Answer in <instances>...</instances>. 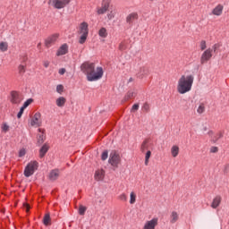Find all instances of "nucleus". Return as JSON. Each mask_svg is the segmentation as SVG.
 Listing matches in <instances>:
<instances>
[{
	"instance_id": "6",
	"label": "nucleus",
	"mask_w": 229,
	"mask_h": 229,
	"mask_svg": "<svg viewBox=\"0 0 229 229\" xmlns=\"http://www.w3.org/2000/svg\"><path fill=\"white\" fill-rule=\"evenodd\" d=\"M210 58H212V48H208L201 55L200 64L202 65H203V64H207V62H208V60H210Z\"/></svg>"
},
{
	"instance_id": "41",
	"label": "nucleus",
	"mask_w": 229,
	"mask_h": 229,
	"mask_svg": "<svg viewBox=\"0 0 229 229\" xmlns=\"http://www.w3.org/2000/svg\"><path fill=\"white\" fill-rule=\"evenodd\" d=\"M200 49H201V51H205V49H207V41L202 40L200 42Z\"/></svg>"
},
{
	"instance_id": "46",
	"label": "nucleus",
	"mask_w": 229,
	"mask_h": 229,
	"mask_svg": "<svg viewBox=\"0 0 229 229\" xmlns=\"http://www.w3.org/2000/svg\"><path fill=\"white\" fill-rule=\"evenodd\" d=\"M119 199H121L122 201H127L128 197H126V194L123 193L122 195L119 196Z\"/></svg>"
},
{
	"instance_id": "38",
	"label": "nucleus",
	"mask_w": 229,
	"mask_h": 229,
	"mask_svg": "<svg viewBox=\"0 0 229 229\" xmlns=\"http://www.w3.org/2000/svg\"><path fill=\"white\" fill-rule=\"evenodd\" d=\"M198 114H203L205 112V104H200L197 109Z\"/></svg>"
},
{
	"instance_id": "8",
	"label": "nucleus",
	"mask_w": 229,
	"mask_h": 229,
	"mask_svg": "<svg viewBox=\"0 0 229 229\" xmlns=\"http://www.w3.org/2000/svg\"><path fill=\"white\" fill-rule=\"evenodd\" d=\"M22 101V95L17 91H13L11 93V102L13 105H19Z\"/></svg>"
},
{
	"instance_id": "3",
	"label": "nucleus",
	"mask_w": 229,
	"mask_h": 229,
	"mask_svg": "<svg viewBox=\"0 0 229 229\" xmlns=\"http://www.w3.org/2000/svg\"><path fill=\"white\" fill-rule=\"evenodd\" d=\"M37 169H38V162L30 161L24 169V176H26V178H30V176H33Z\"/></svg>"
},
{
	"instance_id": "24",
	"label": "nucleus",
	"mask_w": 229,
	"mask_h": 229,
	"mask_svg": "<svg viewBox=\"0 0 229 229\" xmlns=\"http://www.w3.org/2000/svg\"><path fill=\"white\" fill-rule=\"evenodd\" d=\"M171 153L172 157H174V158H176V157H178V155L180 154V148L176 145H174L171 148Z\"/></svg>"
},
{
	"instance_id": "37",
	"label": "nucleus",
	"mask_w": 229,
	"mask_h": 229,
	"mask_svg": "<svg viewBox=\"0 0 229 229\" xmlns=\"http://www.w3.org/2000/svg\"><path fill=\"white\" fill-rule=\"evenodd\" d=\"M19 74L22 75L24 72H26V66L20 64L18 67Z\"/></svg>"
},
{
	"instance_id": "35",
	"label": "nucleus",
	"mask_w": 229,
	"mask_h": 229,
	"mask_svg": "<svg viewBox=\"0 0 229 229\" xmlns=\"http://www.w3.org/2000/svg\"><path fill=\"white\" fill-rule=\"evenodd\" d=\"M31 103H33V98H29L26 102H24L21 108H24V109L28 108L30 105H31Z\"/></svg>"
},
{
	"instance_id": "5",
	"label": "nucleus",
	"mask_w": 229,
	"mask_h": 229,
	"mask_svg": "<svg viewBox=\"0 0 229 229\" xmlns=\"http://www.w3.org/2000/svg\"><path fill=\"white\" fill-rule=\"evenodd\" d=\"M53 4L54 8L56 10H62V8H65L66 4L71 3V0H49L48 4Z\"/></svg>"
},
{
	"instance_id": "31",
	"label": "nucleus",
	"mask_w": 229,
	"mask_h": 229,
	"mask_svg": "<svg viewBox=\"0 0 229 229\" xmlns=\"http://www.w3.org/2000/svg\"><path fill=\"white\" fill-rule=\"evenodd\" d=\"M0 51L4 53L5 51H8V43L6 42H1L0 43Z\"/></svg>"
},
{
	"instance_id": "7",
	"label": "nucleus",
	"mask_w": 229,
	"mask_h": 229,
	"mask_svg": "<svg viewBox=\"0 0 229 229\" xmlns=\"http://www.w3.org/2000/svg\"><path fill=\"white\" fill-rule=\"evenodd\" d=\"M110 3H112V0L102 1V6L98 10V15H103V13H106V12H108V8H110Z\"/></svg>"
},
{
	"instance_id": "36",
	"label": "nucleus",
	"mask_w": 229,
	"mask_h": 229,
	"mask_svg": "<svg viewBox=\"0 0 229 229\" xmlns=\"http://www.w3.org/2000/svg\"><path fill=\"white\" fill-rule=\"evenodd\" d=\"M85 212H87V207L80 206L79 208V214L80 216H85Z\"/></svg>"
},
{
	"instance_id": "15",
	"label": "nucleus",
	"mask_w": 229,
	"mask_h": 229,
	"mask_svg": "<svg viewBox=\"0 0 229 229\" xmlns=\"http://www.w3.org/2000/svg\"><path fill=\"white\" fill-rule=\"evenodd\" d=\"M68 51H69V47L67 46V44H64L63 46L60 47L56 55L57 56H63V55H67Z\"/></svg>"
},
{
	"instance_id": "49",
	"label": "nucleus",
	"mask_w": 229,
	"mask_h": 229,
	"mask_svg": "<svg viewBox=\"0 0 229 229\" xmlns=\"http://www.w3.org/2000/svg\"><path fill=\"white\" fill-rule=\"evenodd\" d=\"M212 51H214V53H216V51H217V49H219V44H215L213 47H212Z\"/></svg>"
},
{
	"instance_id": "47",
	"label": "nucleus",
	"mask_w": 229,
	"mask_h": 229,
	"mask_svg": "<svg viewBox=\"0 0 229 229\" xmlns=\"http://www.w3.org/2000/svg\"><path fill=\"white\" fill-rule=\"evenodd\" d=\"M139 110V104H134L131 107V112H137Z\"/></svg>"
},
{
	"instance_id": "59",
	"label": "nucleus",
	"mask_w": 229,
	"mask_h": 229,
	"mask_svg": "<svg viewBox=\"0 0 229 229\" xmlns=\"http://www.w3.org/2000/svg\"><path fill=\"white\" fill-rule=\"evenodd\" d=\"M150 1H154V0H150Z\"/></svg>"
},
{
	"instance_id": "30",
	"label": "nucleus",
	"mask_w": 229,
	"mask_h": 229,
	"mask_svg": "<svg viewBox=\"0 0 229 229\" xmlns=\"http://www.w3.org/2000/svg\"><path fill=\"white\" fill-rule=\"evenodd\" d=\"M1 129L3 133H8V131H10V125L6 123H2Z\"/></svg>"
},
{
	"instance_id": "28",
	"label": "nucleus",
	"mask_w": 229,
	"mask_h": 229,
	"mask_svg": "<svg viewBox=\"0 0 229 229\" xmlns=\"http://www.w3.org/2000/svg\"><path fill=\"white\" fill-rule=\"evenodd\" d=\"M136 94L133 91H128L123 98L124 101H130V99H133Z\"/></svg>"
},
{
	"instance_id": "39",
	"label": "nucleus",
	"mask_w": 229,
	"mask_h": 229,
	"mask_svg": "<svg viewBox=\"0 0 229 229\" xmlns=\"http://www.w3.org/2000/svg\"><path fill=\"white\" fill-rule=\"evenodd\" d=\"M115 11H111L108 14H107V18L109 21H112V19H114V17H115Z\"/></svg>"
},
{
	"instance_id": "50",
	"label": "nucleus",
	"mask_w": 229,
	"mask_h": 229,
	"mask_svg": "<svg viewBox=\"0 0 229 229\" xmlns=\"http://www.w3.org/2000/svg\"><path fill=\"white\" fill-rule=\"evenodd\" d=\"M210 151L211 153H217V151H219V148L217 147H212Z\"/></svg>"
},
{
	"instance_id": "43",
	"label": "nucleus",
	"mask_w": 229,
	"mask_h": 229,
	"mask_svg": "<svg viewBox=\"0 0 229 229\" xmlns=\"http://www.w3.org/2000/svg\"><path fill=\"white\" fill-rule=\"evenodd\" d=\"M125 49H126V44H124V42L120 43L119 50L120 51H124Z\"/></svg>"
},
{
	"instance_id": "33",
	"label": "nucleus",
	"mask_w": 229,
	"mask_h": 229,
	"mask_svg": "<svg viewBox=\"0 0 229 229\" xmlns=\"http://www.w3.org/2000/svg\"><path fill=\"white\" fill-rule=\"evenodd\" d=\"M149 158H151V150L147 151L145 155V165H148Z\"/></svg>"
},
{
	"instance_id": "17",
	"label": "nucleus",
	"mask_w": 229,
	"mask_h": 229,
	"mask_svg": "<svg viewBox=\"0 0 229 229\" xmlns=\"http://www.w3.org/2000/svg\"><path fill=\"white\" fill-rule=\"evenodd\" d=\"M105 178V170H97L95 172V180L97 182H101Z\"/></svg>"
},
{
	"instance_id": "42",
	"label": "nucleus",
	"mask_w": 229,
	"mask_h": 229,
	"mask_svg": "<svg viewBox=\"0 0 229 229\" xmlns=\"http://www.w3.org/2000/svg\"><path fill=\"white\" fill-rule=\"evenodd\" d=\"M108 158V150H105L101 155V160H106Z\"/></svg>"
},
{
	"instance_id": "29",
	"label": "nucleus",
	"mask_w": 229,
	"mask_h": 229,
	"mask_svg": "<svg viewBox=\"0 0 229 229\" xmlns=\"http://www.w3.org/2000/svg\"><path fill=\"white\" fill-rule=\"evenodd\" d=\"M98 35L99 37H102V38H106V37L108 36V32H106V28H101L98 31Z\"/></svg>"
},
{
	"instance_id": "10",
	"label": "nucleus",
	"mask_w": 229,
	"mask_h": 229,
	"mask_svg": "<svg viewBox=\"0 0 229 229\" xmlns=\"http://www.w3.org/2000/svg\"><path fill=\"white\" fill-rule=\"evenodd\" d=\"M40 113H36L30 121L31 126H40L42 124V120H40Z\"/></svg>"
},
{
	"instance_id": "32",
	"label": "nucleus",
	"mask_w": 229,
	"mask_h": 229,
	"mask_svg": "<svg viewBox=\"0 0 229 229\" xmlns=\"http://www.w3.org/2000/svg\"><path fill=\"white\" fill-rule=\"evenodd\" d=\"M130 198H131L130 199L131 205H134L135 201H137V195L135 194V192L131 191Z\"/></svg>"
},
{
	"instance_id": "44",
	"label": "nucleus",
	"mask_w": 229,
	"mask_h": 229,
	"mask_svg": "<svg viewBox=\"0 0 229 229\" xmlns=\"http://www.w3.org/2000/svg\"><path fill=\"white\" fill-rule=\"evenodd\" d=\"M24 108L21 107L20 112L17 114L18 119H21L22 117V114H24Z\"/></svg>"
},
{
	"instance_id": "4",
	"label": "nucleus",
	"mask_w": 229,
	"mask_h": 229,
	"mask_svg": "<svg viewBox=\"0 0 229 229\" xmlns=\"http://www.w3.org/2000/svg\"><path fill=\"white\" fill-rule=\"evenodd\" d=\"M108 162L114 169H117L121 164V156L117 152H111Z\"/></svg>"
},
{
	"instance_id": "25",
	"label": "nucleus",
	"mask_w": 229,
	"mask_h": 229,
	"mask_svg": "<svg viewBox=\"0 0 229 229\" xmlns=\"http://www.w3.org/2000/svg\"><path fill=\"white\" fill-rule=\"evenodd\" d=\"M147 149H149V140H145L141 144V153H144Z\"/></svg>"
},
{
	"instance_id": "51",
	"label": "nucleus",
	"mask_w": 229,
	"mask_h": 229,
	"mask_svg": "<svg viewBox=\"0 0 229 229\" xmlns=\"http://www.w3.org/2000/svg\"><path fill=\"white\" fill-rule=\"evenodd\" d=\"M49 61H44L43 62V65H44V67H46L47 69V67H49Z\"/></svg>"
},
{
	"instance_id": "53",
	"label": "nucleus",
	"mask_w": 229,
	"mask_h": 229,
	"mask_svg": "<svg viewBox=\"0 0 229 229\" xmlns=\"http://www.w3.org/2000/svg\"><path fill=\"white\" fill-rule=\"evenodd\" d=\"M208 135L210 137V139L212 140V137H214V131H208Z\"/></svg>"
},
{
	"instance_id": "52",
	"label": "nucleus",
	"mask_w": 229,
	"mask_h": 229,
	"mask_svg": "<svg viewBox=\"0 0 229 229\" xmlns=\"http://www.w3.org/2000/svg\"><path fill=\"white\" fill-rule=\"evenodd\" d=\"M59 74H61V75L65 74V68H61V69L59 70Z\"/></svg>"
},
{
	"instance_id": "13",
	"label": "nucleus",
	"mask_w": 229,
	"mask_h": 229,
	"mask_svg": "<svg viewBox=\"0 0 229 229\" xmlns=\"http://www.w3.org/2000/svg\"><path fill=\"white\" fill-rule=\"evenodd\" d=\"M59 176H60V170L54 169V170H51V172L49 173L48 178L51 182H55L58 180Z\"/></svg>"
},
{
	"instance_id": "2",
	"label": "nucleus",
	"mask_w": 229,
	"mask_h": 229,
	"mask_svg": "<svg viewBox=\"0 0 229 229\" xmlns=\"http://www.w3.org/2000/svg\"><path fill=\"white\" fill-rule=\"evenodd\" d=\"M192 83H194L193 75H182L178 81L177 91L179 94H187V92H191Z\"/></svg>"
},
{
	"instance_id": "22",
	"label": "nucleus",
	"mask_w": 229,
	"mask_h": 229,
	"mask_svg": "<svg viewBox=\"0 0 229 229\" xmlns=\"http://www.w3.org/2000/svg\"><path fill=\"white\" fill-rule=\"evenodd\" d=\"M225 135V132L223 131H218L215 136L211 138V142L216 144L219 139H223V136Z\"/></svg>"
},
{
	"instance_id": "11",
	"label": "nucleus",
	"mask_w": 229,
	"mask_h": 229,
	"mask_svg": "<svg viewBox=\"0 0 229 229\" xmlns=\"http://www.w3.org/2000/svg\"><path fill=\"white\" fill-rule=\"evenodd\" d=\"M157 225H158V218H153L145 223L143 229H155Z\"/></svg>"
},
{
	"instance_id": "48",
	"label": "nucleus",
	"mask_w": 229,
	"mask_h": 229,
	"mask_svg": "<svg viewBox=\"0 0 229 229\" xmlns=\"http://www.w3.org/2000/svg\"><path fill=\"white\" fill-rule=\"evenodd\" d=\"M24 155H26V149L21 148V149L20 150V152H19V157H24Z\"/></svg>"
},
{
	"instance_id": "18",
	"label": "nucleus",
	"mask_w": 229,
	"mask_h": 229,
	"mask_svg": "<svg viewBox=\"0 0 229 229\" xmlns=\"http://www.w3.org/2000/svg\"><path fill=\"white\" fill-rule=\"evenodd\" d=\"M47 151H49V145L45 143L39 149V158H44V157H46V153H47Z\"/></svg>"
},
{
	"instance_id": "56",
	"label": "nucleus",
	"mask_w": 229,
	"mask_h": 229,
	"mask_svg": "<svg viewBox=\"0 0 229 229\" xmlns=\"http://www.w3.org/2000/svg\"><path fill=\"white\" fill-rule=\"evenodd\" d=\"M41 46H42V43H38V49H40Z\"/></svg>"
},
{
	"instance_id": "1",
	"label": "nucleus",
	"mask_w": 229,
	"mask_h": 229,
	"mask_svg": "<svg viewBox=\"0 0 229 229\" xmlns=\"http://www.w3.org/2000/svg\"><path fill=\"white\" fill-rule=\"evenodd\" d=\"M96 64L90 62H84L81 65V71L83 74H86L88 81H98V80H101L103 78V68L97 67L96 75L93 74Z\"/></svg>"
},
{
	"instance_id": "21",
	"label": "nucleus",
	"mask_w": 229,
	"mask_h": 229,
	"mask_svg": "<svg viewBox=\"0 0 229 229\" xmlns=\"http://www.w3.org/2000/svg\"><path fill=\"white\" fill-rule=\"evenodd\" d=\"M39 134H38V144H44V140H46V136H44V131L42 129H38Z\"/></svg>"
},
{
	"instance_id": "14",
	"label": "nucleus",
	"mask_w": 229,
	"mask_h": 229,
	"mask_svg": "<svg viewBox=\"0 0 229 229\" xmlns=\"http://www.w3.org/2000/svg\"><path fill=\"white\" fill-rule=\"evenodd\" d=\"M79 33L81 35H89V24L87 22L81 23Z\"/></svg>"
},
{
	"instance_id": "12",
	"label": "nucleus",
	"mask_w": 229,
	"mask_h": 229,
	"mask_svg": "<svg viewBox=\"0 0 229 229\" xmlns=\"http://www.w3.org/2000/svg\"><path fill=\"white\" fill-rule=\"evenodd\" d=\"M149 74V68L148 66H142L140 68L139 72L137 73V77L142 80V78H146Z\"/></svg>"
},
{
	"instance_id": "27",
	"label": "nucleus",
	"mask_w": 229,
	"mask_h": 229,
	"mask_svg": "<svg viewBox=\"0 0 229 229\" xmlns=\"http://www.w3.org/2000/svg\"><path fill=\"white\" fill-rule=\"evenodd\" d=\"M66 101L67 100L65 99V98L60 97L56 99L55 103L59 107L62 108V106H64Z\"/></svg>"
},
{
	"instance_id": "16",
	"label": "nucleus",
	"mask_w": 229,
	"mask_h": 229,
	"mask_svg": "<svg viewBox=\"0 0 229 229\" xmlns=\"http://www.w3.org/2000/svg\"><path fill=\"white\" fill-rule=\"evenodd\" d=\"M137 19H139V14L137 13H132L126 17V22H128V24H132Z\"/></svg>"
},
{
	"instance_id": "34",
	"label": "nucleus",
	"mask_w": 229,
	"mask_h": 229,
	"mask_svg": "<svg viewBox=\"0 0 229 229\" xmlns=\"http://www.w3.org/2000/svg\"><path fill=\"white\" fill-rule=\"evenodd\" d=\"M88 37H89V35L81 34L80 40H79V44H85Z\"/></svg>"
},
{
	"instance_id": "45",
	"label": "nucleus",
	"mask_w": 229,
	"mask_h": 229,
	"mask_svg": "<svg viewBox=\"0 0 229 229\" xmlns=\"http://www.w3.org/2000/svg\"><path fill=\"white\" fill-rule=\"evenodd\" d=\"M142 110H144V112H148L149 111V104L145 103L142 106Z\"/></svg>"
},
{
	"instance_id": "20",
	"label": "nucleus",
	"mask_w": 229,
	"mask_h": 229,
	"mask_svg": "<svg viewBox=\"0 0 229 229\" xmlns=\"http://www.w3.org/2000/svg\"><path fill=\"white\" fill-rule=\"evenodd\" d=\"M223 5L222 4H218L216 5L213 11H212V13L213 15H216V16H219V15H222L223 14Z\"/></svg>"
},
{
	"instance_id": "55",
	"label": "nucleus",
	"mask_w": 229,
	"mask_h": 229,
	"mask_svg": "<svg viewBox=\"0 0 229 229\" xmlns=\"http://www.w3.org/2000/svg\"><path fill=\"white\" fill-rule=\"evenodd\" d=\"M93 74H95V76L98 74V68H93Z\"/></svg>"
},
{
	"instance_id": "57",
	"label": "nucleus",
	"mask_w": 229,
	"mask_h": 229,
	"mask_svg": "<svg viewBox=\"0 0 229 229\" xmlns=\"http://www.w3.org/2000/svg\"><path fill=\"white\" fill-rule=\"evenodd\" d=\"M207 130H208V127H203L202 131H207Z\"/></svg>"
},
{
	"instance_id": "54",
	"label": "nucleus",
	"mask_w": 229,
	"mask_h": 229,
	"mask_svg": "<svg viewBox=\"0 0 229 229\" xmlns=\"http://www.w3.org/2000/svg\"><path fill=\"white\" fill-rule=\"evenodd\" d=\"M23 207L26 208V211H27V212L30 211V204L25 203V204H23Z\"/></svg>"
},
{
	"instance_id": "19",
	"label": "nucleus",
	"mask_w": 229,
	"mask_h": 229,
	"mask_svg": "<svg viewBox=\"0 0 229 229\" xmlns=\"http://www.w3.org/2000/svg\"><path fill=\"white\" fill-rule=\"evenodd\" d=\"M180 219V215L176 211H172L170 215V223L171 225H174Z\"/></svg>"
},
{
	"instance_id": "26",
	"label": "nucleus",
	"mask_w": 229,
	"mask_h": 229,
	"mask_svg": "<svg viewBox=\"0 0 229 229\" xmlns=\"http://www.w3.org/2000/svg\"><path fill=\"white\" fill-rule=\"evenodd\" d=\"M43 224L45 225V226H49V225H51V216L49 215V213L45 215L43 218Z\"/></svg>"
},
{
	"instance_id": "40",
	"label": "nucleus",
	"mask_w": 229,
	"mask_h": 229,
	"mask_svg": "<svg viewBox=\"0 0 229 229\" xmlns=\"http://www.w3.org/2000/svg\"><path fill=\"white\" fill-rule=\"evenodd\" d=\"M56 92H58V94H62V92H64V85H62V84L57 85Z\"/></svg>"
},
{
	"instance_id": "9",
	"label": "nucleus",
	"mask_w": 229,
	"mask_h": 229,
	"mask_svg": "<svg viewBox=\"0 0 229 229\" xmlns=\"http://www.w3.org/2000/svg\"><path fill=\"white\" fill-rule=\"evenodd\" d=\"M60 37V34H54L50 37H48L46 40H45V46L46 47H51V46L55 45V43L56 42V40H58V38Z\"/></svg>"
},
{
	"instance_id": "23",
	"label": "nucleus",
	"mask_w": 229,
	"mask_h": 229,
	"mask_svg": "<svg viewBox=\"0 0 229 229\" xmlns=\"http://www.w3.org/2000/svg\"><path fill=\"white\" fill-rule=\"evenodd\" d=\"M221 205V196H216L211 204L212 208H217Z\"/></svg>"
},
{
	"instance_id": "58",
	"label": "nucleus",
	"mask_w": 229,
	"mask_h": 229,
	"mask_svg": "<svg viewBox=\"0 0 229 229\" xmlns=\"http://www.w3.org/2000/svg\"><path fill=\"white\" fill-rule=\"evenodd\" d=\"M131 81H133V78L131 77V78L129 79V83H131Z\"/></svg>"
}]
</instances>
